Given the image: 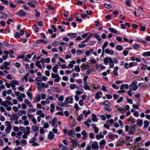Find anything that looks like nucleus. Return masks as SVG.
Listing matches in <instances>:
<instances>
[{
    "label": "nucleus",
    "instance_id": "obj_15",
    "mask_svg": "<svg viewBox=\"0 0 150 150\" xmlns=\"http://www.w3.org/2000/svg\"><path fill=\"white\" fill-rule=\"evenodd\" d=\"M24 103L28 105L30 108L33 107V106L31 103L27 99H26L24 100Z\"/></svg>",
    "mask_w": 150,
    "mask_h": 150
},
{
    "label": "nucleus",
    "instance_id": "obj_40",
    "mask_svg": "<svg viewBox=\"0 0 150 150\" xmlns=\"http://www.w3.org/2000/svg\"><path fill=\"white\" fill-rule=\"evenodd\" d=\"M12 129V127H7L5 129V130L6 132L7 133H9L10 132V131Z\"/></svg>",
    "mask_w": 150,
    "mask_h": 150
},
{
    "label": "nucleus",
    "instance_id": "obj_33",
    "mask_svg": "<svg viewBox=\"0 0 150 150\" xmlns=\"http://www.w3.org/2000/svg\"><path fill=\"white\" fill-rule=\"evenodd\" d=\"M108 30L109 31L114 33L116 34L117 33V31L116 29L112 28H109Z\"/></svg>",
    "mask_w": 150,
    "mask_h": 150
},
{
    "label": "nucleus",
    "instance_id": "obj_56",
    "mask_svg": "<svg viewBox=\"0 0 150 150\" xmlns=\"http://www.w3.org/2000/svg\"><path fill=\"white\" fill-rule=\"evenodd\" d=\"M104 6L105 8L108 9H110L111 7V6L110 5L108 4H104Z\"/></svg>",
    "mask_w": 150,
    "mask_h": 150
},
{
    "label": "nucleus",
    "instance_id": "obj_24",
    "mask_svg": "<svg viewBox=\"0 0 150 150\" xmlns=\"http://www.w3.org/2000/svg\"><path fill=\"white\" fill-rule=\"evenodd\" d=\"M94 49L93 48L87 50L85 52V54L86 56H89L91 53L94 51Z\"/></svg>",
    "mask_w": 150,
    "mask_h": 150
},
{
    "label": "nucleus",
    "instance_id": "obj_5",
    "mask_svg": "<svg viewBox=\"0 0 150 150\" xmlns=\"http://www.w3.org/2000/svg\"><path fill=\"white\" fill-rule=\"evenodd\" d=\"M112 60L111 58L108 57H105L104 59L103 63L105 65H108L109 63Z\"/></svg>",
    "mask_w": 150,
    "mask_h": 150
},
{
    "label": "nucleus",
    "instance_id": "obj_10",
    "mask_svg": "<svg viewBox=\"0 0 150 150\" xmlns=\"http://www.w3.org/2000/svg\"><path fill=\"white\" fill-rule=\"evenodd\" d=\"M25 98V94L24 93H21L20 96L17 97V98L18 100L23 101V98Z\"/></svg>",
    "mask_w": 150,
    "mask_h": 150
},
{
    "label": "nucleus",
    "instance_id": "obj_28",
    "mask_svg": "<svg viewBox=\"0 0 150 150\" xmlns=\"http://www.w3.org/2000/svg\"><path fill=\"white\" fill-rule=\"evenodd\" d=\"M75 133V131L71 129V130H69L68 131V135L71 136V137H73L74 133Z\"/></svg>",
    "mask_w": 150,
    "mask_h": 150
},
{
    "label": "nucleus",
    "instance_id": "obj_30",
    "mask_svg": "<svg viewBox=\"0 0 150 150\" xmlns=\"http://www.w3.org/2000/svg\"><path fill=\"white\" fill-rule=\"evenodd\" d=\"M89 61L90 62L93 64H95L96 63V60L94 58L92 57L90 58Z\"/></svg>",
    "mask_w": 150,
    "mask_h": 150
},
{
    "label": "nucleus",
    "instance_id": "obj_51",
    "mask_svg": "<svg viewBox=\"0 0 150 150\" xmlns=\"http://www.w3.org/2000/svg\"><path fill=\"white\" fill-rule=\"evenodd\" d=\"M58 76H59V74H58L57 73H56V74H54L53 73H51V77L52 78H55L56 77Z\"/></svg>",
    "mask_w": 150,
    "mask_h": 150
},
{
    "label": "nucleus",
    "instance_id": "obj_47",
    "mask_svg": "<svg viewBox=\"0 0 150 150\" xmlns=\"http://www.w3.org/2000/svg\"><path fill=\"white\" fill-rule=\"evenodd\" d=\"M83 119V115L81 114L79 115L77 118V120L78 121H80L81 120Z\"/></svg>",
    "mask_w": 150,
    "mask_h": 150
},
{
    "label": "nucleus",
    "instance_id": "obj_18",
    "mask_svg": "<svg viewBox=\"0 0 150 150\" xmlns=\"http://www.w3.org/2000/svg\"><path fill=\"white\" fill-rule=\"evenodd\" d=\"M58 67V65L57 64H55V66L52 68V70L55 73H58L57 70Z\"/></svg>",
    "mask_w": 150,
    "mask_h": 150
},
{
    "label": "nucleus",
    "instance_id": "obj_34",
    "mask_svg": "<svg viewBox=\"0 0 150 150\" xmlns=\"http://www.w3.org/2000/svg\"><path fill=\"white\" fill-rule=\"evenodd\" d=\"M104 137V135L101 133H100L99 134L97 135L96 136V138L97 139H99L101 138H103Z\"/></svg>",
    "mask_w": 150,
    "mask_h": 150
},
{
    "label": "nucleus",
    "instance_id": "obj_35",
    "mask_svg": "<svg viewBox=\"0 0 150 150\" xmlns=\"http://www.w3.org/2000/svg\"><path fill=\"white\" fill-rule=\"evenodd\" d=\"M82 66H83V68L82 69L87 70L89 68V67L88 65L84 64H83V65L81 66V68H82Z\"/></svg>",
    "mask_w": 150,
    "mask_h": 150
},
{
    "label": "nucleus",
    "instance_id": "obj_36",
    "mask_svg": "<svg viewBox=\"0 0 150 150\" xmlns=\"http://www.w3.org/2000/svg\"><path fill=\"white\" fill-rule=\"evenodd\" d=\"M36 66L40 69H42V67L41 65L40 64V62L39 61H37L35 63Z\"/></svg>",
    "mask_w": 150,
    "mask_h": 150
},
{
    "label": "nucleus",
    "instance_id": "obj_60",
    "mask_svg": "<svg viewBox=\"0 0 150 150\" xmlns=\"http://www.w3.org/2000/svg\"><path fill=\"white\" fill-rule=\"evenodd\" d=\"M103 104L105 105H107L109 106L110 105V103L109 102L107 101H105L103 102Z\"/></svg>",
    "mask_w": 150,
    "mask_h": 150
},
{
    "label": "nucleus",
    "instance_id": "obj_23",
    "mask_svg": "<svg viewBox=\"0 0 150 150\" xmlns=\"http://www.w3.org/2000/svg\"><path fill=\"white\" fill-rule=\"evenodd\" d=\"M76 64V62L75 60H72L71 61L69 64H68V65L67 67V68L68 67L70 68H72L74 67V64Z\"/></svg>",
    "mask_w": 150,
    "mask_h": 150
},
{
    "label": "nucleus",
    "instance_id": "obj_64",
    "mask_svg": "<svg viewBox=\"0 0 150 150\" xmlns=\"http://www.w3.org/2000/svg\"><path fill=\"white\" fill-rule=\"evenodd\" d=\"M150 145V141H146L144 143V146L146 147H148Z\"/></svg>",
    "mask_w": 150,
    "mask_h": 150
},
{
    "label": "nucleus",
    "instance_id": "obj_45",
    "mask_svg": "<svg viewBox=\"0 0 150 150\" xmlns=\"http://www.w3.org/2000/svg\"><path fill=\"white\" fill-rule=\"evenodd\" d=\"M109 65L110 68H113L114 67V64L113 63V61L112 59L110 62Z\"/></svg>",
    "mask_w": 150,
    "mask_h": 150
},
{
    "label": "nucleus",
    "instance_id": "obj_32",
    "mask_svg": "<svg viewBox=\"0 0 150 150\" xmlns=\"http://www.w3.org/2000/svg\"><path fill=\"white\" fill-rule=\"evenodd\" d=\"M116 49L117 50L121 51L123 50V47L121 45H118L116 46Z\"/></svg>",
    "mask_w": 150,
    "mask_h": 150
},
{
    "label": "nucleus",
    "instance_id": "obj_50",
    "mask_svg": "<svg viewBox=\"0 0 150 150\" xmlns=\"http://www.w3.org/2000/svg\"><path fill=\"white\" fill-rule=\"evenodd\" d=\"M49 127V125L47 122H46L44 125L43 128L45 129H47Z\"/></svg>",
    "mask_w": 150,
    "mask_h": 150
},
{
    "label": "nucleus",
    "instance_id": "obj_52",
    "mask_svg": "<svg viewBox=\"0 0 150 150\" xmlns=\"http://www.w3.org/2000/svg\"><path fill=\"white\" fill-rule=\"evenodd\" d=\"M128 52L129 51L125 49L123 51V55L125 56H126L128 54Z\"/></svg>",
    "mask_w": 150,
    "mask_h": 150
},
{
    "label": "nucleus",
    "instance_id": "obj_46",
    "mask_svg": "<svg viewBox=\"0 0 150 150\" xmlns=\"http://www.w3.org/2000/svg\"><path fill=\"white\" fill-rule=\"evenodd\" d=\"M36 101L38 102L40 101L41 100L40 95V94L38 95L35 97Z\"/></svg>",
    "mask_w": 150,
    "mask_h": 150
},
{
    "label": "nucleus",
    "instance_id": "obj_12",
    "mask_svg": "<svg viewBox=\"0 0 150 150\" xmlns=\"http://www.w3.org/2000/svg\"><path fill=\"white\" fill-rule=\"evenodd\" d=\"M57 118H54L51 121H50L49 123L51 124V125L54 127H55L56 124V122L57 121Z\"/></svg>",
    "mask_w": 150,
    "mask_h": 150
},
{
    "label": "nucleus",
    "instance_id": "obj_6",
    "mask_svg": "<svg viewBox=\"0 0 150 150\" xmlns=\"http://www.w3.org/2000/svg\"><path fill=\"white\" fill-rule=\"evenodd\" d=\"M106 144V141L105 139L102 140L99 142V145L100 148L101 149H103L104 147Z\"/></svg>",
    "mask_w": 150,
    "mask_h": 150
},
{
    "label": "nucleus",
    "instance_id": "obj_55",
    "mask_svg": "<svg viewBox=\"0 0 150 150\" xmlns=\"http://www.w3.org/2000/svg\"><path fill=\"white\" fill-rule=\"evenodd\" d=\"M35 12V16L36 17H38L40 16V13L36 9H35L34 10Z\"/></svg>",
    "mask_w": 150,
    "mask_h": 150
},
{
    "label": "nucleus",
    "instance_id": "obj_49",
    "mask_svg": "<svg viewBox=\"0 0 150 150\" xmlns=\"http://www.w3.org/2000/svg\"><path fill=\"white\" fill-rule=\"evenodd\" d=\"M131 0H128L126 1L125 4L129 7H131Z\"/></svg>",
    "mask_w": 150,
    "mask_h": 150
},
{
    "label": "nucleus",
    "instance_id": "obj_54",
    "mask_svg": "<svg viewBox=\"0 0 150 150\" xmlns=\"http://www.w3.org/2000/svg\"><path fill=\"white\" fill-rule=\"evenodd\" d=\"M84 89L86 90L91 91V89L89 86L88 85L84 86L83 87Z\"/></svg>",
    "mask_w": 150,
    "mask_h": 150
},
{
    "label": "nucleus",
    "instance_id": "obj_22",
    "mask_svg": "<svg viewBox=\"0 0 150 150\" xmlns=\"http://www.w3.org/2000/svg\"><path fill=\"white\" fill-rule=\"evenodd\" d=\"M143 120L140 119H138L137 120V124L139 127L141 126L143 124Z\"/></svg>",
    "mask_w": 150,
    "mask_h": 150
},
{
    "label": "nucleus",
    "instance_id": "obj_31",
    "mask_svg": "<svg viewBox=\"0 0 150 150\" xmlns=\"http://www.w3.org/2000/svg\"><path fill=\"white\" fill-rule=\"evenodd\" d=\"M91 119L93 122H97V119L96 115L94 114H93L92 116Z\"/></svg>",
    "mask_w": 150,
    "mask_h": 150
},
{
    "label": "nucleus",
    "instance_id": "obj_17",
    "mask_svg": "<svg viewBox=\"0 0 150 150\" xmlns=\"http://www.w3.org/2000/svg\"><path fill=\"white\" fill-rule=\"evenodd\" d=\"M10 118L11 120L14 121L17 120L18 119V117L17 115L15 114H12Z\"/></svg>",
    "mask_w": 150,
    "mask_h": 150
},
{
    "label": "nucleus",
    "instance_id": "obj_48",
    "mask_svg": "<svg viewBox=\"0 0 150 150\" xmlns=\"http://www.w3.org/2000/svg\"><path fill=\"white\" fill-rule=\"evenodd\" d=\"M20 143L23 144H24V145H22V146H24V145H25L26 144H27V141L25 140V139H22L21 140V142H20Z\"/></svg>",
    "mask_w": 150,
    "mask_h": 150
},
{
    "label": "nucleus",
    "instance_id": "obj_4",
    "mask_svg": "<svg viewBox=\"0 0 150 150\" xmlns=\"http://www.w3.org/2000/svg\"><path fill=\"white\" fill-rule=\"evenodd\" d=\"M91 146L92 149L98 150L99 148L98 143L96 141L92 142L91 144Z\"/></svg>",
    "mask_w": 150,
    "mask_h": 150
},
{
    "label": "nucleus",
    "instance_id": "obj_25",
    "mask_svg": "<svg viewBox=\"0 0 150 150\" xmlns=\"http://www.w3.org/2000/svg\"><path fill=\"white\" fill-rule=\"evenodd\" d=\"M74 70L76 71L79 72L80 71V69L79 65L77 66H75L74 68L72 69V71H73Z\"/></svg>",
    "mask_w": 150,
    "mask_h": 150
},
{
    "label": "nucleus",
    "instance_id": "obj_20",
    "mask_svg": "<svg viewBox=\"0 0 150 150\" xmlns=\"http://www.w3.org/2000/svg\"><path fill=\"white\" fill-rule=\"evenodd\" d=\"M67 35L68 37L73 38H74L77 36V34L76 33H67Z\"/></svg>",
    "mask_w": 150,
    "mask_h": 150
},
{
    "label": "nucleus",
    "instance_id": "obj_58",
    "mask_svg": "<svg viewBox=\"0 0 150 150\" xmlns=\"http://www.w3.org/2000/svg\"><path fill=\"white\" fill-rule=\"evenodd\" d=\"M76 54L77 55H80L83 54V51L80 50H77Z\"/></svg>",
    "mask_w": 150,
    "mask_h": 150
},
{
    "label": "nucleus",
    "instance_id": "obj_62",
    "mask_svg": "<svg viewBox=\"0 0 150 150\" xmlns=\"http://www.w3.org/2000/svg\"><path fill=\"white\" fill-rule=\"evenodd\" d=\"M89 135V137L90 138L93 139L95 138V134H94L93 133H90Z\"/></svg>",
    "mask_w": 150,
    "mask_h": 150
},
{
    "label": "nucleus",
    "instance_id": "obj_61",
    "mask_svg": "<svg viewBox=\"0 0 150 150\" xmlns=\"http://www.w3.org/2000/svg\"><path fill=\"white\" fill-rule=\"evenodd\" d=\"M27 116L28 118L31 119H32L34 117L33 115L30 113H28Z\"/></svg>",
    "mask_w": 150,
    "mask_h": 150
},
{
    "label": "nucleus",
    "instance_id": "obj_37",
    "mask_svg": "<svg viewBox=\"0 0 150 150\" xmlns=\"http://www.w3.org/2000/svg\"><path fill=\"white\" fill-rule=\"evenodd\" d=\"M142 55L144 57H146L150 56V51L144 52L142 53Z\"/></svg>",
    "mask_w": 150,
    "mask_h": 150
},
{
    "label": "nucleus",
    "instance_id": "obj_3",
    "mask_svg": "<svg viewBox=\"0 0 150 150\" xmlns=\"http://www.w3.org/2000/svg\"><path fill=\"white\" fill-rule=\"evenodd\" d=\"M35 136L34 137L30 139L29 143L32 144V146H37L39 145V144L35 142L36 139Z\"/></svg>",
    "mask_w": 150,
    "mask_h": 150
},
{
    "label": "nucleus",
    "instance_id": "obj_8",
    "mask_svg": "<svg viewBox=\"0 0 150 150\" xmlns=\"http://www.w3.org/2000/svg\"><path fill=\"white\" fill-rule=\"evenodd\" d=\"M81 134L82 135V138L83 140H85L88 137L87 134L85 130L82 131L81 132Z\"/></svg>",
    "mask_w": 150,
    "mask_h": 150
},
{
    "label": "nucleus",
    "instance_id": "obj_26",
    "mask_svg": "<svg viewBox=\"0 0 150 150\" xmlns=\"http://www.w3.org/2000/svg\"><path fill=\"white\" fill-rule=\"evenodd\" d=\"M91 113V111L90 110H88V111H87L86 110H84L83 111V114L85 115V117H86L88 115L90 114Z\"/></svg>",
    "mask_w": 150,
    "mask_h": 150
},
{
    "label": "nucleus",
    "instance_id": "obj_57",
    "mask_svg": "<svg viewBox=\"0 0 150 150\" xmlns=\"http://www.w3.org/2000/svg\"><path fill=\"white\" fill-rule=\"evenodd\" d=\"M93 71V69L92 68H90L86 72V74H88L91 73Z\"/></svg>",
    "mask_w": 150,
    "mask_h": 150
},
{
    "label": "nucleus",
    "instance_id": "obj_44",
    "mask_svg": "<svg viewBox=\"0 0 150 150\" xmlns=\"http://www.w3.org/2000/svg\"><path fill=\"white\" fill-rule=\"evenodd\" d=\"M140 46L137 44H135L133 45V47L135 49H138L139 48Z\"/></svg>",
    "mask_w": 150,
    "mask_h": 150
},
{
    "label": "nucleus",
    "instance_id": "obj_13",
    "mask_svg": "<svg viewBox=\"0 0 150 150\" xmlns=\"http://www.w3.org/2000/svg\"><path fill=\"white\" fill-rule=\"evenodd\" d=\"M105 53L110 54L112 55L114 53V51L112 50H109L108 48H107L105 50Z\"/></svg>",
    "mask_w": 150,
    "mask_h": 150
},
{
    "label": "nucleus",
    "instance_id": "obj_14",
    "mask_svg": "<svg viewBox=\"0 0 150 150\" xmlns=\"http://www.w3.org/2000/svg\"><path fill=\"white\" fill-rule=\"evenodd\" d=\"M73 99L72 98H67L64 101V103L72 104Z\"/></svg>",
    "mask_w": 150,
    "mask_h": 150
},
{
    "label": "nucleus",
    "instance_id": "obj_16",
    "mask_svg": "<svg viewBox=\"0 0 150 150\" xmlns=\"http://www.w3.org/2000/svg\"><path fill=\"white\" fill-rule=\"evenodd\" d=\"M144 126H143V128L145 129L147 128L149 125V121L147 120H145L144 122Z\"/></svg>",
    "mask_w": 150,
    "mask_h": 150
},
{
    "label": "nucleus",
    "instance_id": "obj_27",
    "mask_svg": "<svg viewBox=\"0 0 150 150\" xmlns=\"http://www.w3.org/2000/svg\"><path fill=\"white\" fill-rule=\"evenodd\" d=\"M94 37L98 41V43H101V39L99 35L97 34H95L94 35Z\"/></svg>",
    "mask_w": 150,
    "mask_h": 150
},
{
    "label": "nucleus",
    "instance_id": "obj_21",
    "mask_svg": "<svg viewBox=\"0 0 150 150\" xmlns=\"http://www.w3.org/2000/svg\"><path fill=\"white\" fill-rule=\"evenodd\" d=\"M8 15L5 13L0 12V18H5L8 17Z\"/></svg>",
    "mask_w": 150,
    "mask_h": 150
},
{
    "label": "nucleus",
    "instance_id": "obj_59",
    "mask_svg": "<svg viewBox=\"0 0 150 150\" xmlns=\"http://www.w3.org/2000/svg\"><path fill=\"white\" fill-rule=\"evenodd\" d=\"M2 2L4 5H8L9 4L8 2L6 0H0Z\"/></svg>",
    "mask_w": 150,
    "mask_h": 150
},
{
    "label": "nucleus",
    "instance_id": "obj_43",
    "mask_svg": "<svg viewBox=\"0 0 150 150\" xmlns=\"http://www.w3.org/2000/svg\"><path fill=\"white\" fill-rule=\"evenodd\" d=\"M35 108H30L29 109L27 113H31L32 112H35Z\"/></svg>",
    "mask_w": 150,
    "mask_h": 150
},
{
    "label": "nucleus",
    "instance_id": "obj_29",
    "mask_svg": "<svg viewBox=\"0 0 150 150\" xmlns=\"http://www.w3.org/2000/svg\"><path fill=\"white\" fill-rule=\"evenodd\" d=\"M30 128L29 127H26L25 131L24 132V133L28 135H29L30 133Z\"/></svg>",
    "mask_w": 150,
    "mask_h": 150
},
{
    "label": "nucleus",
    "instance_id": "obj_42",
    "mask_svg": "<svg viewBox=\"0 0 150 150\" xmlns=\"http://www.w3.org/2000/svg\"><path fill=\"white\" fill-rule=\"evenodd\" d=\"M26 94L29 97V99L30 100L32 99V93L30 92H27Z\"/></svg>",
    "mask_w": 150,
    "mask_h": 150
},
{
    "label": "nucleus",
    "instance_id": "obj_39",
    "mask_svg": "<svg viewBox=\"0 0 150 150\" xmlns=\"http://www.w3.org/2000/svg\"><path fill=\"white\" fill-rule=\"evenodd\" d=\"M142 138L140 137H138L135 138L134 140V142H138L141 140Z\"/></svg>",
    "mask_w": 150,
    "mask_h": 150
},
{
    "label": "nucleus",
    "instance_id": "obj_7",
    "mask_svg": "<svg viewBox=\"0 0 150 150\" xmlns=\"http://www.w3.org/2000/svg\"><path fill=\"white\" fill-rule=\"evenodd\" d=\"M2 105L3 106H8V105H13V103L10 101L6 100L2 102Z\"/></svg>",
    "mask_w": 150,
    "mask_h": 150
},
{
    "label": "nucleus",
    "instance_id": "obj_63",
    "mask_svg": "<svg viewBox=\"0 0 150 150\" xmlns=\"http://www.w3.org/2000/svg\"><path fill=\"white\" fill-rule=\"evenodd\" d=\"M71 142H72V144L75 146H76L77 144V142L75 140H73V139H72L71 140Z\"/></svg>",
    "mask_w": 150,
    "mask_h": 150
},
{
    "label": "nucleus",
    "instance_id": "obj_19",
    "mask_svg": "<svg viewBox=\"0 0 150 150\" xmlns=\"http://www.w3.org/2000/svg\"><path fill=\"white\" fill-rule=\"evenodd\" d=\"M54 134L52 131L50 132L48 135V138L50 139H52L54 138Z\"/></svg>",
    "mask_w": 150,
    "mask_h": 150
},
{
    "label": "nucleus",
    "instance_id": "obj_11",
    "mask_svg": "<svg viewBox=\"0 0 150 150\" xmlns=\"http://www.w3.org/2000/svg\"><path fill=\"white\" fill-rule=\"evenodd\" d=\"M17 14L20 16H24L26 14V13L22 10H20L17 12Z\"/></svg>",
    "mask_w": 150,
    "mask_h": 150
},
{
    "label": "nucleus",
    "instance_id": "obj_53",
    "mask_svg": "<svg viewBox=\"0 0 150 150\" xmlns=\"http://www.w3.org/2000/svg\"><path fill=\"white\" fill-rule=\"evenodd\" d=\"M117 110L120 111L122 113H124L125 112V110L124 108H117Z\"/></svg>",
    "mask_w": 150,
    "mask_h": 150
},
{
    "label": "nucleus",
    "instance_id": "obj_9",
    "mask_svg": "<svg viewBox=\"0 0 150 150\" xmlns=\"http://www.w3.org/2000/svg\"><path fill=\"white\" fill-rule=\"evenodd\" d=\"M103 93L100 91L97 92L95 95V98L97 99L100 98L102 96Z\"/></svg>",
    "mask_w": 150,
    "mask_h": 150
},
{
    "label": "nucleus",
    "instance_id": "obj_41",
    "mask_svg": "<svg viewBox=\"0 0 150 150\" xmlns=\"http://www.w3.org/2000/svg\"><path fill=\"white\" fill-rule=\"evenodd\" d=\"M51 109H50V111L51 112H54V108H55V106L53 104H52L50 105Z\"/></svg>",
    "mask_w": 150,
    "mask_h": 150
},
{
    "label": "nucleus",
    "instance_id": "obj_38",
    "mask_svg": "<svg viewBox=\"0 0 150 150\" xmlns=\"http://www.w3.org/2000/svg\"><path fill=\"white\" fill-rule=\"evenodd\" d=\"M18 83V82L16 80H13L11 82V84L12 86H15L14 85H17Z\"/></svg>",
    "mask_w": 150,
    "mask_h": 150
},
{
    "label": "nucleus",
    "instance_id": "obj_1",
    "mask_svg": "<svg viewBox=\"0 0 150 150\" xmlns=\"http://www.w3.org/2000/svg\"><path fill=\"white\" fill-rule=\"evenodd\" d=\"M31 129L32 132L35 134V137H37L39 132V127L36 125H33L31 126Z\"/></svg>",
    "mask_w": 150,
    "mask_h": 150
},
{
    "label": "nucleus",
    "instance_id": "obj_2",
    "mask_svg": "<svg viewBox=\"0 0 150 150\" xmlns=\"http://www.w3.org/2000/svg\"><path fill=\"white\" fill-rule=\"evenodd\" d=\"M130 87L132 88L131 89L132 90L136 91L138 88L137 81H133L132 83L130 84Z\"/></svg>",
    "mask_w": 150,
    "mask_h": 150
}]
</instances>
